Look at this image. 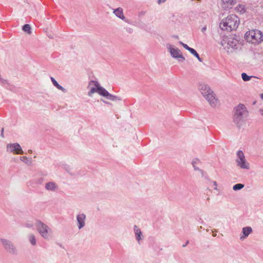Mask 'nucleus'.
Returning a JSON list of instances; mask_svg holds the SVG:
<instances>
[{"instance_id":"nucleus-28","label":"nucleus","mask_w":263,"mask_h":263,"mask_svg":"<svg viewBox=\"0 0 263 263\" xmlns=\"http://www.w3.org/2000/svg\"><path fill=\"white\" fill-rule=\"evenodd\" d=\"M58 89L61 90L63 92H66V90L63 87L59 85V84L55 86Z\"/></svg>"},{"instance_id":"nucleus-17","label":"nucleus","mask_w":263,"mask_h":263,"mask_svg":"<svg viewBox=\"0 0 263 263\" xmlns=\"http://www.w3.org/2000/svg\"><path fill=\"white\" fill-rule=\"evenodd\" d=\"M134 232L136 235V238L137 240L139 242L140 240L142 239V233L141 232V230L138 228V227L136 225L134 226Z\"/></svg>"},{"instance_id":"nucleus-38","label":"nucleus","mask_w":263,"mask_h":263,"mask_svg":"<svg viewBox=\"0 0 263 263\" xmlns=\"http://www.w3.org/2000/svg\"><path fill=\"white\" fill-rule=\"evenodd\" d=\"M260 98L263 100V93L260 95Z\"/></svg>"},{"instance_id":"nucleus-39","label":"nucleus","mask_w":263,"mask_h":263,"mask_svg":"<svg viewBox=\"0 0 263 263\" xmlns=\"http://www.w3.org/2000/svg\"><path fill=\"white\" fill-rule=\"evenodd\" d=\"M105 102V103L107 104H110V103H109V102Z\"/></svg>"},{"instance_id":"nucleus-10","label":"nucleus","mask_w":263,"mask_h":263,"mask_svg":"<svg viewBox=\"0 0 263 263\" xmlns=\"http://www.w3.org/2000/svg\"><path fill=\"white\" fill-rule=\"evenodd\" d=\"M7 150L9 152H13L16 154H23V151L20 145L17 143L8 144L7 145Z\"/></svg>"},{"instance_id":"nucleus-36","label":"nucleus","mask_w":263,"mask_h":263,"mask_svg":"<svg viewBox=\"0 0 263 263\" xmlns=\"http://www.w3.org/2000/svg\"><path fill=\"white\" fill-rule=\"evenodd\" d=\"M259 112L261 115L263 116V108L259 109Z\"/></svg>"},{"instance_id":"nucleus-25","label":"nucleus","mask_w":263,"mask_h":263,"mask_svg":"<svg viewBox=\"0 0 263 263\" xmlns=\"http://www.w3.org/2000/svg\"><path fill=\"white\" fill-rule=\"evenodd\" d=\"M179 44H181L185 49H186L190 52L193 49L192 48L190 47L187 45L183 43L181 41L179 42Z\"/></svg>"},{"instance_id":"nucleus-5","label":"nucleus","mask_w":263,"mask_h":263,"mask_svg":"<svg viewBox=\"0 0 263 263\" xmlns=\"http://www.w3.org/2000/svg\"><path fill=\"white\" fill-rule=\"evenodd\" d=\"M245 38L252 44L259 43L263 41V34L259 30H251L245 33Z\"/></svg>"},{"instance_id":"nucleus-12","label":"nucleus","mask_w":263,"mask_h":263,"mask_svg":"<svg viewBox=\"0 0 263 263\" xmlns=\"http://www.w3.org/2000/svg\"><path fill=\"white\" fill-rule=\"evenodd\" d=\"M237 164L238 166L243 169H249V164L247 162L245 157L244 158L237 159Z\"/></svg>"},{"instance_id":"nucleus-35","label":"nucleus","mask_w":263,"mask_h":263,"mask_svg":"<svg viewBox=\"0 0 263 263\" xmlns=\"http://www.w3.org/2000/svg\"><path fill=\"white\" fill-rule=\"evenodd\" d=\"M206 30V26H204L202 28H201V31L202 32H204V31H205V30Z\"/></svg>"},{"instance_id":"nucleus-21","label":"nucleus","mask_w":263,"mask_h":263,"mask_svg":"<svg viewBox=\"0 0 263 263\" xmlns=\"http://www.w3.org/2000/svg\"><path fill=\"white\" fill-rule=\"evenodd\" d=\"M244 186H245V185L243 184L237 183V184H236L234 185H233V189L234 191L240 190L242 189V188H243Z\"/></svg>"},{"instance_id":"nucleus-22","label":"nucleus","mask_w":263,"mask_h":263,"mask_svg":"<svg viewBox=\"0 0 263 263\" xmlns=\"http://www.w3.org/2000/svg\"><path fill=\"white\" fill-rule=\"evenodd\" d=\"M190 53H192L193 55H194L195 57H196L199 61L202 62V59L200 58L198 53L197 52V51L194 49L193 48L191 50Z\"/></svg>"},{"instance_id":"nucleus-11","label":"nucleus","mask_w":263,"mask_h":263,"mask_svg":"<svg viewBox=\"0 0 263 263\" xmlns=\"http://www.w3.org/2000/svg\"><path fill=\"white\" fill-rule=\"evenodd\" d=\"M86 218V215L84 213L79 214L77 216L78 227L79 230L81 229L85 226Z\"/></svg>"},{"instance_id":"nucleus-24","label":"nucleus","mask_w":263,"mask_h":263,"mask_svg":"<svg viewBox=\"0 0 263 263\" xmlns=\"http://www.w3.org/2000/svg\"><path fill=\"white\" fill-rule=\"evenodd\" d=\"M198 161V160H194L192 162L193 166L195 171H199L201 173H203V171L201 170H200L198 167L196 166V163Z\"/></svg>"},{"instance_id":"nucleus-29","label":"nucleus","mask_w":263,"mask_h":263,"mask_svg":"<svg viewBox=\"0 0 263 263\" xmlns=\"http://www.w3.org/2000/svg\"><path fill=\"white\" fill-rule=\"evenodd\" d=\"M21 160L27 164L28 163L29 160H28V158L24 156V157H21Z\"/></svg>"},{"instance_id":"nucleus-23","label":"nucleus","mask_w":263,"mask_h":263,"mask_svg":"<svg viewBox=\"0 0 263 263\" xmlns=\"http://www.w3.org/2000/svg\"><path fill=\"white\" fill-rule=\"evenodd\" d=\"M252 77V76H249L246 73H242L241 74L242 79L244 81H248L250 80V79Z\"/></svg>"},{"instance_id":"nucleus-6","label":"nucleus","mask_w":263,"mask_h":263,"mask_svg":"<svg viewBox=\"0 0 263 263\" xmlns=\"http://www.w3.org/2000/svg\"><path fill=\"white\" fill-rule=\"evenodd\" d=\"M35 226L36 227V230L40 234L44 239H49L50 234L52 232L51 229L41 220H37L36 222Z\"/></svg>"},{"instance_id":"nucleus-14","label":"nucleus","mask_w":263,"mask_h":263,"mask_svg":"<svg viewBox=\"0 0 263 263\" xmlns=\"http://www.w3.org/2000/svg\"><path fill=\"white\" fill-rule=\"evenodd\" d=\"M252 232V229L250 227H244L242 228V235L240 236V239L243 240Z\"/></svg>"},{"instance_id":"nucleus-7","label":"nucleus","mask_w":263,"mask_h":263,"mask_svg":"<svg viewBox=\"0 0 263 263\" xmlns=\"http://www.w3.org/2000/svg\"><path fill=\"white\" fill-rule=\"evenodd\" d=\"M0 242L6 252L13 255H17L18 250L11 240L5 238H1Z\"/></svg>"},{"instance_id":"nucleus-27","label":"nucleus","mask_w":263,"mask_h":263,"mask_svg":"<svg viewBox=\"0 0 263 263\" xmlns=\"http://www.w3.org/2000/svg\"><path fill=\"white\" fill-rule=\"evenodd\" d=\"M237 9L240 12H245V8L244 6L239 5L237 7Z\"/></svg>"},{"instance_id":"nucleus-33","label":"nucleus","mask_w":263,"mask_h":263,"mask_svg":"<svg viewBox=\"0 0 263 263\" xmlns=\"http://www.w3.org/2000/svg\"><path fill=\"white\" fill-rule=\"evenodd\" d=\"M4 128H2V130H1V136L2 138H4Z\"/></svg>"},{"instance_id":"nucleus-41","label":"nucleus","mask_w":263,"mask_h":263,"mask_svg":"<svg viewBox=\"0 0 263 263\" xmlns=\"http://www.w3.org/2000/svg\"><path fill=\"white\" fill-rule=\"evenodd\" d=\"M207 200H210V198H209V197H208V198H207Z\"/></svg>"},{"instance_id":"nucleus-9","label":"nucleus","mask_w":263,"mask_h":263,"mask_svg":"<svg viewBox=\"0 0 263 263\" xmlns=\"http://www.w3.org/2000/svg\"><path fill=\"white\" fill-rule=\"evenodd\" d=\"M167 48L168 49L171 56L176 59H181V61L183 62L185 60L184 57L182 55L181 51L177 48H175L171 44L167 45Z\"/></svg>"},{"instance_id":"nucleus-19","label":"nucleus","mask_w":263,"mask_h":263,"mask_svg":"<svg viewBox=\"0 0 263 263\" xmlns=\"http://www.w3.org/2000/svg\"><path fill=\"white\" fill-rule=\"evenodd\" d=\"M28 240L32 246H35L36 245V240L34 234H29L28 236Z\"/></svg>"},{"instance_id":"nucleus-37","label":"nucleus","mask_w":263,"mask_h":263,"mask_svg":"<svg viewBox=\"0 0 263 263\" xmlns=\"http://www.w3.org/2000/svg\"><path fill=\"white\" fill-rule=\"evenodd\" d=\"M189 241L187 240L186 242V243H184V245H183L182 246L183 247H185L186 246V245L189 243Z\"/></svg>"},{"instance_id":"nucleus-15","label":"nucleus","mask_w":263,"mask_h":263,"mask_svg":"<svg viewBox=\"0 0 263 263\" xmlns=\"http://www.w3.org/2000/svg\"><path fill=\"white\" fill-rule=\"evenodd\" d=\"M45 188L48 191L54 192L58 189V185L55 182L50 181L45 184Z\"/></svg>"},{"instance_id":"nucleus-26","label":"nucleus","mask_w":263,"mask_h":263,"mask_svg":"<svg viewBox=\"0 0 263 263\" xmlns=\"http://www.w3.org/2000/svg\"><path fill=\"white\" fill-rule=\"evenodd\" d=\"M237 159L244 158L245 155L241 151H238L237 153Z\"/></svg>"},{"instance_id":"nucleus-13","label":"nucleus","mask_w":263,"mask_h":263,"mask_svg":"<svg viewBox=\"0 0 263 263\" xmlns=\"http://www.w3.org/2000/svg\"><path fill=\"white\" fill-rule=\"evenodd\" d=\"M113 13L118 18L127 22V20H126V18L123 14V10L122 8L119 7L114 9L113 11Z\"/></svg>"},{"instance_id":"nucleus-18","label":"nucleus","mask_w":263,"mask_h":263,"mask_svg":"<svg viewBox=\"0 0 263 263\" xmlns=\"http://www.w3.org/2000/svg\"><path fill=\"white\" fill-rule=\"evenodd\" d=\"M106 99L112 101H118L121 100V98L120 97L112 95L109 93H108V96H107V97H106Z\"/></svg>"},{"instance_id":"nucleus-30","label":"nucleus","mask_w":263,"mask_h":263,"mask_svg":"<svg viewBox=\"0 0 263 263\" xmlns=\"http://www.w3.org/2000/svg\"><path fill=\"white\" fill-rule=\"evenodd\" d=\"M50 80L55 87L59 84L53 77H50Z\"/></svg>"},{"instance_id":"nucleus-40","label":"nucleus","mask_w":263,"mask_h":263,"mask_svg":"<svg viewBox=\"0 0 263 263\" xmlns=\"http://www.w3.org/2000/svg\"><path fill=\"white\" fill-rule=\"evenodd\" d=\"M29 152L30 153H32V151H31V150H29Z\"/></svg>"},{"instance_id":"nucleus-3","label":"nucleus","mask_w":263,"mask_h":263,"mask_svg":"<svg viewBox=\"0 0 263 263\" xmlns=\"http://www.w3.org/2000/svg\"><path fill=\"white\" fill-rule=\"evenodd\" d=\"M199 90L212 107H215L218 105L219 101L216 97V95L208 85L205 84L200 85Z\"/></svg>"},{"instance_id":"nucleus-32","label":"nucleus","mask_w":263,"mask_h":263,"mask_svg":"<svg viewBox=\"0 0 263 263\" xmlns=\"http://www.w3.org/2000/svg\"><path fill=\"white\" fill-rule=\"evenodd\" d=\"M213 183L214 185L215 186L214 189L215 190H217V182L216 181H214L213 182Z\"/></svg>"},{"instance_id":"nucleus-4","label":"nucleus","mask_w":263,"mask_h":263,"mask_svg":"<svg viewBox=\"0 0 263 263\" xmlns=\"http://www.w3.org/2000/svg\"><path fill=\"white\" fill-rule=\"evenodd\" d=\"M88 88H90V90L88 92V96L89 97H92L95 92H97L100 96L106 98L108 96L109 92L104 88L101 86L97 81H90L88 84Z\"/></svg>"},{"instance_id":"nucleus-8","label":"nucleus","mask_w":263,"mask_h":263,"mask_svg":"<svg viewBox=\"0 0 263 263\" xmlns=\"http://www.w3.org/2000/svg\"><path fill=\"white\" fill-rule=\"evenodd\" d=\"M221 45L224 48L236 49L238 45V41L233 36H230L223 40L221 42Z\"/></svg>"},{"instance_id":"nucleus-2","label":"nucleus","mask_w":263,"mask_h":263,"mask_svg":"<svg viewBox=\"0 0 263 263\" xmlns=\"http://www.w3.org/2000/svg\"><path fill=\"white\" fill-rule=\"evenodd\" d=\"M239 24V18L236 15L231 14L221 21L219 27L223 30L231 31L235 30Z\"/></svg>"},{"instance_id":"nucleus-16","label":"nucleus","mask_w":263,"mask_h":263,"mask_svg":"<svg viewBox=\"0 0 263 263\" xmlns=\"http://www.w3.org/2000/svg\"><path fill=\"white\" fill-rule=\"evenodd\" d=\"M222 2V7L224 9H230L235 4V0H221Z\"/></svg>"},{"instance_id":"nucleus-20","label":"nucleus","mask_w":263,"mask_h":263,"mask_svg":"<svg viewBox=\"0 0 263 263\" xmlns=\"http://www.w3.org/2000/svg\"><path fill=\"white\" fill-rule=\"evenodd\" d=\"M23 30L24 32H27L28 34H30L31 33V26L29 24H25L23 26Z\"/></svg>"},{"instance_id":"nucleus-34","label":"nucleus","mask_w":263,"mask_h":263,"mask_svg":"<svg viewBox=\"0 0 263 263\" xmlns=\"http://www.w3.org/2000/svg\"><path fill=\"white\" fill-rule=\"evenodd\" d=\"M166 0H158L157 2L159 4L162 3H164L166 2Z\"/></svg>"},{"instance_id":"nucleus-1","label":"nucleus","mask_w":263,"mask_h":263,"mask_svg":"<svg viewBox=\"0 0 263 263\" xmlns=\"http://www.w3.org/2000/svg\"><path fill=\"white\" fill-rule=\"evenodd\" d=\"M248 116V111L247 108L244 105L240 104L234 108L233 122L239 128L244 124Z\"/></svg>"},{"instance_id":"nucleus-31","label":"nucleus","mask_w":263,"mask_h":263,"mask_svg":"<svg viewBox=\"0 0 263 263\" xmlns=\"http://www.w3.org/2000/svg\"><path fill=\"white\" fill-rule=\"evenodd\" d=\"M26 227L28 228H32L33 227V225L31 223H27L26 224Z\"/></svg>"}]
</instances>
